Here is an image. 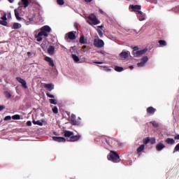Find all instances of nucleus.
I'll use <instances>...</instances> for the list:
<instances>
[{
	"mask_svg": "<svg viewBox=\"0 0 179 179\" xmlns=\"http://www.w3.org/2000/svg\"><path fill=\"white\" fill-rule=\"evenodd\" d=\"M51 32V28L48 25H45L40 28V32L38 34L34 35V38H36V41L41 42L43 41L42 37H48V34Z\"/></svg>",
	"mask_w": 179,
	"mask_h": 179,
	"instance_id": "nucleus-1",
	"label": "nucleus"
},
{
	"mask_svg": "<svg viewBox=\"0 0 179 179\" xmlns=\"http://www.w3.org/2000/svg\"><path fill=\"white\" fill-rule=\"evenodd\" d=\"M108 159L113 162V163H118L120 162V155L116 152L111 151L108 155Z\"/></svg>",
	"mask_w": 179,
	"mask_h": 179,
	"instance_id": "nucleus-2",
	"label": "nucleus"
},
{
	"mask_svg": "<svg viewBox=\"0 0 179 179\" xmlns=\"http://www.w3.org/2000/svg\"><path fill=\"white\" fill-rule=\"evenodd\" d=\"M87 19H89V20L91 21V22L87 21V23L89 24H93V25L99 24V20H97L96 15H94V14L89 15V17H87Z\"/></svg>",
	"mask_w": 179,
	"mask_h": 179,
	"instance_id": "nucleus-3",
	"label": "nucleus"
},
{
	"mask_svg": "<svg viewBox=\"0 0 179 179\" xmlns=\"http://www.w3.org/2000/svg\"><path fill=\"white\" fill-rule=\"evenodd\" d=\"M21 2L22 3V8H26L27 6H29V3L31 4H36V0H21Z\"/></svg>",
	"mask_w": 179,
	"mask_h": 179,
	"instance_id": "nucleus-4",
	"label": "nucleus"
},
{
	"mask_svg": "<svg viewBox=\"0 0 179 179\" xmlns=\"http://www.w3.org/2000/svg\"><path fill=\"white\" fill-rule=\"evenodd\" d=\"M94 46L97 48L104 47V41L101 39H94Z\"/></svg>",
	"mask_w": 179,
	"mask_h": 179,
	"instance_id": "nucleus-5",
	"label": "nucleus"
},
{
	"mask_svg": "<svg viewBox=\"0 0 179 179\" xmlns=\"http://www.w3.org/2000/svg\"><path fill=\"white\" fill-rule=\"evenodd\" d=\"M75 118H76V116H75V115L72 114L71 115H70V124H72L73 126H78L79 124H80V122L75 120Z\"/></svg>",
	"mask_w": 179,
	"mask_h": 179,
	"instance_id": "nucleus-6",
	"label": "nucleus"
},
{
	"mask_svg": "<svg viewBox=\"0 0 179 179\" xmlns=\"http://www.w3.org/2000/svg\"><path fill=\"white\" fill-rule=\"evenodd\" d=\"M6 16V13H3L2 17H1V20H0V24L2 26H7V22H6L7 17Z\"/></svg>",
	"mask_w": 179,
	"mask_h": 179,
	"instance_id": "nucleus-7",
	"label": "nucleus"
},
{
	"mask_svg": "<svg viewBox=\"0 0 179 179\" xmlns=\"http://www.w3.org/2000/svg\"><path fill=\"white\" fill-rule=\"evenodd\" d=\"M52 139L53 140V141L58 143H65L66 141H68V140H66L64 137L53 136L52 137Z\"/></svg>",
	"mask_w": 179,
	"mask_h": 179,
	"instance_id": "nucleus-8",
	"label": "nucleus"
},
{
	"mask_svg": "<svg viewBox=\"0 0 179 179\" xmlns=\"http://www.w3.org/2000/svg\"><path fill=\"white\" fill-rule=\"evenodd\" d=\"M146 62H148V57H143V58H141V62L138 64H137V66L138 67H143V66H145V64L146 63Z\"/></svg>",
	"mask_w": 179,
	"mask_h": 179,
	"instance_id": "nucleus-9",
	"label": "nucleus"
},
{
	"mask_svg": "<svg viewBox=\"0 0 179 179\" xmlns=\"http://www.w3.org/2000/svg\"><path fill=\"white\" fill-rule=\"evenodd\" d=\"M16 81H17V83H20L21 84V86L22 87V88L27 89V86L26 85V81L24 80H23L21 78L17 77Z\"/></svg>",
	"mask_w": 179,
	"mask_h": 179,
	"instance_id": "nucleus-10",
	"label": "nucleus"
},
{
	"mask_svg": "<svg viewBox=\"0 0 179 179\" xmlns=\"http://www.w3.org/2000/svg\"><path fill=\"white\" fill-rule=\"evenodd\" d=\"M129 9L133 10V12H140L141 10V6L140 5H131L129 6Z\"/></svg>",
	"mask_w": 179,
	"mask_h": 179,
	"instance_id": "nucleus-11",
	"label": "nucleus"
},
{
	"mask_svg": "<svg viewBox=\"0 0 179 179\" xmlns=\"http://www.w3.org/2000/svg\"><path fill=\"white\" fill-rule=\"evenodd\" d=\"M70 138L68 141L69 142H77L78 140L80 139V135L73 136L68 137Z\"/></svg>",
	"mask_w": 179,
	"mask_h": 179,
	"instance_id": "nucleus-12",
	"label": "nucleus"
},
{
	"mask_svg": "<svg viewBox=\"0 0 179 179\" xmlns=\"http://www.w3.org/2000/svg\"><path fill=\"white\" fill-rule=\"evenodd\" d=\"M104 140L106 141V143H107L108 145L113 146V144L114 143V138L110 137H106Z\"/></svg>",
	"mask_w": 179,
	"mask_h": 179,
	"instance_id": "nucleus-13",
	"label": "nucleus"
},
{
	"mask_svg": "<svg viewBox=\"0 0 179 179\" xmlns=\"http://www.w3.org/2000/svg\"><path fill=\"white\" fill-rule=\"evenodd\" d=\"M129 57V51H123L120 53V57L123 58V59H128Z\"/></svg>",
	"mask_w": 179,
	"mask_h": 179,
	"instance_id": "nucleus-14",
	"label": "nucleus"
},
{
	"mask_svg": "<svg viewBox=\"0 0 179 179\" xmlns=\"http://www.w3.org/2000/svg\"><path fill=\"white\" fill-rule=\"evenodd\" d=\"M45 62H48V65L50 66H55V64H53V59H51L50 57H45Z\"/></svg>",
	"mask_w": 179,
	"mask_h": 179,
	"instance_id": "nucleus-15",
	"label": "nucleus"
},
{
	"mask_svg": "<svg viewBox=\"0 0 179 179\" xmlns=\"http://www.w3.org/2000/svg\"><path fill=\"white\" fill-rule=\"evenodd\" d=\"M164 148H165V145H164V143H159V144H157L155 149L157 150V151L160 152L162 150H164Z\"/></svg>",
	"mask_w": 179,
	"mask_h": 179,
	"instance_id": "nucleus-16",
	"label": "nucleus"
},
{
	"mask_svg": "<svg viewBox=\"0 0 179 179\" xmlns=\"http://www.w3.org/2000/svg\"><path fill=\"white\" fill-rule=\"evenodd\" d=\"M136 17H138V20L140 21L145 20V17H143V13H141V11H136Z\"/></svg>",
	"mask_w": 179,
	"mask_h": 179,
	"instance_id": "nucleus-17",
	"label": "nucleus"
},
{
	"mask_svg": "<svg viewBox=\"0 0 179 179\" xmlns=\"http://www.w3.org/2000/svg\"><path fill=\"white\" fill-rule=\"evenodd\" d=\"M46 52H48V55H53V54H55V47L50 45Z\"/></svg>",
	"mask_w": 179,
	"mask_h": 179,
	"instance_id": "nucleus-18",
	"label": "nucleus"
},
{
	"mask_svg": "<svg viewBox=\"0 0 179 179\" xmlns=\"http://www.w3.org/2000/svg\"><path fill=\"white\" fill-rule=\"evenodd\" d=\"M146 51H148V50H146V49H143L141 50H137L136 52V57H140L141 55H145V53H146Z\"/></svg>",
	"mask_w": 179,
	"mask_h": 179,
	"instance_id": "nucleus-19",
	"label": "nucleus"
},
{
	"mask_svg": "<svg viewBox=\"0 0 179 179\" xmlns=\"http://www.w3.org/2000/svg\"><path fill=\"white\" fill-rule=\"evenodd\" d=\"M157 110L155 109L153 107L150 106L148 108H147V113L150 114V115H152L155 113V112H156Z\"/></svg>",
	"mask_w": 179,
	"mask_h": 179,
	"instance_id": "nucleus-20",
	"label": "nucleus"
},
{
	"mask_svg": "<svg viewBox=\"0 0 179 179\" xmlns=\"http://www.w3.org/2000/svg\"><path fill=\"white\" fill-rule=\"evenodd\" d=\"M64 136H65V138L73 137V132L69 131H64Z\"/></svg>",
	"mask_w": 179,
	"mask_h": 179,
	"instance_id": "nucleus-21",
	"label": "nucleus"
},
{
	"mask_svg": "<svg viewBox=\"0 0 179 179\" xmlns=\"http://www.w3.org/2000/svg\"><path fill=\"white\" fill-rule=\"evenodd\" d=\"M78 43L82 45L87 44V39L84 38V36H82L80 38H78Z\"/></svg>",
	"mask_w": 179,
	"mask_h": 179,
	"instance_id": "nucleus-22",
	"label": "nucleus"
},
{
	"mask_svg": "<svg viewBox=\"0 0 179 179\" xmlns=\"http://www.w3.org/2000/svg\"><path fill=\"white\" fill-rule=\"evenodd\" d=\"M67 37L69 38V39L70 40H75V38H76V37L75 36V34H73V31H70L69 32V34H67Z\"/></svg>",
	"mask_w": 179,
	"mask_h": 179,
	"instance_id": "nucleus-23",
	"label": "nucleus"
},
{
	"mask_svg": "<svg viewBox=\"0 0 179 179\" xmlns=\"http://www.w3.org/2000/svg\"><path fill=\"white\" fill-rule=\"evenodd\" d=\"M14 16L16 17V20H17V21H21L22 20L21 17H19V12H17V10L16 9H14Z\"/></svg>",
	"mask_w": 179,
	"mask_h": 179,
	"instance_id": "nucleus-24",
	"label": "nucleus"
},
{
	"mask_svg": "<svg viewBox=\"0 0 179 179\" xmlns=\"http://www.w3.org/2000/svg\"><path fill=\"white\" fill-rule=\"evenodd\" d=\"M165 143L169 145H173L174 143H176V141H173V138H168L167 139H165Z\"/></svg>",
	"mask_w": 179,
	"mask_h": 179,
	"instance_id": "nucleus-25",
	"label": "nucleus"
},
{
	"mask_svg": "<svg viewBox=\"0 0 179 179\" xmlns=\"http://www.w3.org/2000/svg\"><path fill=\"white\" fill-rule=\"evenodd\" d=\"M145 150V145H141L138 148L136 149V153L140 154L141 152H143Z\"/></svg>",
	"mask_w": 179,
	"mask_h": 179,
	"instance_id": "nucleus-26",
	"label": "nucleus"
},
{
	"mask_svg": "<svg viewBox=\"0 0 179 179\" xmlns=\"http://www.w3.org/2000/svg\"><path fill=\"white\" fill-rule=\"evenodd\" d=\"M45 88L48 89L50 92L53 90V85L52 84H45Z\"/></svg>",
	"mask_w": 179,
	"mask_h": 179,
	"instance_id": "nucleus-27",
	"label": "nucleus"
},
{
	"mask_svg": "<svg viewBox=\"0 0 179 179\" xmlns=\"http://www.w3.org/2000/svg\"><path fill=\"white\" fill-rule=\"evenodd\" d=\"M21 28V24L19 23H14L13 24V29H18Z\"/></svg>",
	"mask_w": 179,
	"mask_h": 179,
	"instance_id": "nucleus-28",
	"label": "nucleus"
},
{
	"mask_svg": "<svg viewBox=\"0 0 179 179\" xmlns=\"http://www.w3.org/2000/svg\"><path fill=\"white\" fill-rule=\"evenodd\" d=\"M10 118H13V120H21V116L19 115H14L12 117H10Z\"/></svg>",
	"mask_w": 179,
	"mask_h": 179,
	"instance_id": "nucleus-29",
	"label": "nucleus"
},
{
	"mask_svg": "<svg viewBox=\"0 0 179 179\" xmlns=\"http://www.w3.org/2000/svg\"><path fill=\"white\" fill-rule=\"evenodd\" d=\"M33 124L42 127L43 126V122H41L40 120H38V121L33 120Z\"/></svg>",
	"mask_w": 179,
	"mask_h": 179,
	"instance_id": "nucleus-30",
	"label": "nucleus"
},
{
	"mask_svg": "<svg viewBox=\"0 0 179 179\" xmlns=\"http://www.w3.org/2000/svg\"><path fill=\"white\" fill-rule=\"evenodd\" d=\"M72 59H73V62L77 63L79 61L78 57H77V55H71Z\"/></svg>",
	"mask_w": 179,
	"mask_h": 179,
	"instance_id": "nucleus-31",
	"label": "nucleus"
},
{
	"mask_svg": "<svg viewBox=\"0 0 179 179\" xmlns=\"http://www.w3.org/2000/svg\"><path fill=\"white\" fill-rule=\"evenodd\" d=\"M159 44L160 45V46H166V45H167V43L165 42V41H164V40L159 41Z\"/></svg>",
	"mask_w": 179,
	"mask_h": 179,
	"instance_id": "nucleus-32",
	"label": "nucleus"
},
{
	"mask_svg": "<svg viewBox=\"0 0 179 179\" xmlns=\"http://www.w3.org/2000/svg\"><path fill=\"white\" fill-rule=\"evenodd\" d=\"M115 71L116 72H122V67H120V66H115Z\"/></svg>",
	"mask_w": 179,
	"mask_h": 179,
	"instance_id": "nucleus-33",
	"label": "nucleus"
},
{
	"mask_svg": "<svg viewBox=\"0 0 179 179\" xmlns=\"http://www.w3.org/2000/svg\"><path fill=\"white\" fill-rule=\"evenodd\" d=\"M52 112L53 114H58V108L57 106H54L53 108H52Z\"/></svg>",
	"mask_w": 179,
	"mask_h": 179,
	"instance_id": "nucleus-34",
	"label": "nucleus"
},
{
	"mask_svg": "<svg viewBox=\"0 0 179 179\" xmlns=\"http://www.w3.org/2000/svg\"><path fill=\"white\" fill-rule=\"evenodd\" d=\"M150 124H152V126H153V127L158 128V123H157V122H150Z\"/></svg>",
	"mask_w": 179,
	"mask_h": 179,
	"instance_id": "nucleus-35",
	"label": "nucleus"
},
{
	"mask_svg": "<svg viewBox=\"0 0 179 179\" xmlns=\"http://www.w3.org/2000/svg\"><path fill=\"white\" fill-rule=\"evenodd\" d=\"M49 101H50V104L57 105V100H55L53 99H50Z\"/></svg>",
	"mask_w": 179,
	"mask_h": 179,
	"instance_id": "nucleus-36",
	"label": "nucleus"
},
{
	"mask_svg": "<svg viewBox=\"0 0 179 179\" xmlns=\"http://www.w3.org/2000/svg\"><path fill=\"white\" fill-rule=\"evenodd\" d=\"M179 150V143H177L175 148H173V153H176V152H178Z\"/></svg>",
	"mask_w": 179,
	"mask_h": 179,
	"instance_id": "nucleus-37",
	"label": "nucleus"
},
{
	"mask_svg": "<svg viewBox=\"0 0 179 179\" xmlns=\"http://www.w3.org/2000/svg\"><path fill=\"white\" fill-rule=\"evenodd\" d=\"M4 95L6 96V99H10V93L9 92H4Z\"/></svg>",
	"mask_w": 179,
	"mask_h": 179,
	"instance_id": "nucleus-38",
	"label": "nucleus"
},
{
	"mask_svg": "<svg viewBox=\"0 0 179 179\" xmlns=\"http://www.w3.org/2000/svg\"><path fill=\"white\" fill-rule=\"evenodd\" d=\"M150 142V138L148 137L143 138V144L146 145L148 144Z\"/></svg>",
	"mask_w": 179,
	"mask_h": 179,
	"instance_id": "nucleus-39",
	"label": "nucleus"
},
{
	"mask_svg": "<svg viewBox=\"0 0 179 179\" xmlns=\"http://www.w3.org/2000/svg\"><path fill=\"white\" fill-rule=\"evenodd\" d=\"M57 3H58V5H64V0H57Z\"/></svg>",
	"mask_w": 179,
	"mask_h": 179,
	"instance_id": "nucleus-40",
	"label": "nucleus"
},
{
	"mask_svg": "<svg viewBox=\"0 0 179 179\" xmlns=\"http://www.w3.org/2000/svg\"><path fill=\"white\" fill-rule=\"evenodd\" d=\"M46 96H48V98H50V99H54L55 98V96L52 95L50 93H46Z\"/></svg>",
	"mask_w": 179,
	"mask_h": 179,
	"instance_id": "nucleus-41",
	"label": "nucleus"
},
{
	"mask_svg": "<svg viewBox=\"0 0 179 179\" xmlns=\"http://www.w3.org/2000/svg\"><path fill=\"white\" fill-rule=\"evenodd\" d=\"M97 34H99V37L102 38V31L101 29H97Z\"/></svg>",
	"mask_w": 179,
	"mask_h": 179,
	"instance_id": "nucleus-42",
	"label": "nucleus"
},
{
	"mask_svg": "<svg viewBox=\"0 0 179 179\" xmlns=\"http://www.w3.org/2000/svg\"><path fill=\"white\" fill-rule=\"evenodd\" d=\"M10 119H13L12 117H10V116H6L4 117V121H9L10 120Z\"/></svg>",
	"mask_w": 179,
	"mask_h": 179,
	"instance_id": "nucleus-43",
	"label": "nucleus"
},
{
	"mask_svg": "<svg viewBox=\"0 0 179 179\" xmlns=\"http://www.w3.org/2000/svg\"><path fill=\"white\" fill-rule=\"evenodd\" d=\"M41 49L46 48V45H45V42H43V43H41Z\"/></svg>",
	"mask_w": 179,
	"mask_h": 179,
	"instance_id": "nucleus-44",
	"label": "nucleus"
},
{
	"mask_svg": "<svg viewBox=\"0 0 179 179\" xmlns=\"http://www.w3.org/2000/svg\"><path fill=\"white\" fill-rule=\"evenodd\" d=\"M97 53L104 55L106 54V52H104V50H101V51L97 52Z\"/></svg>",
	"mask_w": 179,
	"mask_h": 179,
	"instance_id": "nucleus-45",
	"label": "nucleus"
},
{
	"mask_svg": "<svg viewBox=\"0 0 179 179\" xmlns=\"http://www.w3.org/2000/svg\"><path fill=\"white\" fill-rule=\"evenodd\" d=\"M173 140H179V134L176 135V136H173Z\"/></svg>",
	"mask_w": 179,
	"mask_h": 179,
	"instance_id": "nucleus-46",
	"label": "nucleus"
},
{
	"mask_svg": "<svg viewBox=\"0 0 179 179\" xmlns=\"http://www.w3.org/2000/svg\"><path fill=\"white\" fill-rule=\"evenodd\" d=\"M26 126L31 127V121L26 122Z\"/></svg>",
	"mask_w": 179,
	"mask_h": 179,
	"instance_id": "nucleus-47",
	"label": "nucleus"
},
{
	"mask_svg": "<svg viewBox=\"0 0 179 179\" xmlns=\"http://www.w3.org/2000/svg\"><path fill=\"white\" fill-rule=\"evenodd\" d=\"M85 48H87V46H85V45L82 46V52H84V50Z\"/></svg>",
	"mask_w": 179,
	"mask_h": 179,
	"instance_id": "nucleus-48",
	"label": "nucleus"
},
{
	"mask_svg": "<svg viewBox=\"0 0 179 179\" xmlns=\"http://www.w3.org/2000/svg\"><path fill=\"white\" fill-rule=\"evenodd\" d=\"M93 0H84V2L85 3H90L92 2Z\"/></svg>",
	"mask_w": 179,
	"mask_h": 179,
	"instance_id": "nucleus-49",
	"label": "nucleus"
},
{
	"mask_svg": "<svg viewBox=\"0 0 179 179\" xmlns=\"http://www.w3.org/2000/svg\"><path fill=\"white\" fill-rule=\"evenodd\" d=\"M94 64H102V62H94Z\"/></svg>",
	"mask_w": 179,
	"mask_h": 179,
	"instance_id": "nucleus-50",
	"label": "nucleus"
},
{
	"mask_svg": "<svg viewBox=\"0 0 179 179\" xmlns=\"http://www.w3.org/2000/svg\"><path fill=\"white\" fill-rule=\"evenodd\" d=\"M3 108H5V107H3V106H0V111H2V110H3Z\"/></svg>",
	"mask_w": 179,
	"mask_h": 179,
	"instance_id": "nucleus-51",
	"label": "nucleus"
},
{
	"mask_svg": "<svg viewBox=\"0 0 179 179\" xmlns=\"http://www.w3.org/2000/svg\"><path fill=\"white\" fill-rule=\"evenodd\" d=\"M136 50H138V47H135V48H133V51H136Z\"/></svg>",
	"mask_w": 179,
	"mask_h": 179,
	"instance_id": "nucleus-52",
	"label": "nucleus"
},
{
	"mask_svg": "<svg viewBox=\"0 0 179 179\" xmlns=\"http://www.w3.org/2000/svg\"><path fill=\"white\" fill-rule=\"evenodd\" d=\"M8 1L9 2V3H13L14 2V0H8Z\"/></svg>",
	"mask_w": 179,
	"mask_h": 179,
	"instance_id": "nucleus-53",
	"label": "nucleus"
},
{
	"mask_svg": "<svg viewBox=\"0 0 179 179\" xmlns=\"http://www.w3.org/2000/svg\"><path fill=\"white\" fill-rule=\"evenodd\" d=\"M102 27H104V26L100 25L97 27V28H99V29H102Z\"/></svg>",
	"mask_w": 179,
	"mask_h": 179,
	"instance_id": "nucleus-54",
	"label": "nucleus"
},
{
	"mask_svg": "<svg viewBox=\"0 0 179 179\" xmlns=\"http://www.w3.org/2000/svg\"><path fill=\"white\" fill-rule=\"evenodd\" d=\"M155 143V138H152V144Z\"/></svg>",
	"mask_w": 179,
	"mask_h": 179,
	"instance_id": "nucleus-55",
	"label": "nucleus"
},
{
	"mask_svg": "<svg viewBox=\"0 0 179 179\" xmlns=\"http://www.w3.org/2000/svg\"><path fill=\"white\" fill-rule=\"evenodd\" d=\"M29 22H33V17L29 19Z\"/></svg>",
	"mask_w": 179,
	"mask_h": 179,
	"instance_id": "nucleus-56",
	"label": "nucleus"
},
{
	"mask_svg": "<svg viewBox=\"0 0 179 179\" xmlns=\"http://www.w3.org/2000/svg\"><path fill=\"white\" fill-rule=\"evenodd\" d=\"M153 3L157 4V0H153Z\"/></svg>",
	"mask_w": 179,
	"mask_h": 179,
	"instance_id": "nucleus-57",
	"label": "nucleus"
},
{
	"mask_svg": "<svg viewBox=\"0 0 179 179\" xmlns=\"http://www.w3.org/2000/svg\"><path fill=\"white\" fill-rule=\"evenodd\" d=\"M129 69H133V66H129Z\"/></svg>",
	"mask_w": 179,
	"mask_h": 179,
	"instance_id": "nucleus-58",
	"label": "nucleus"
},
{
	"mask_svg": "<svg viewBox=\"0 0 179 179\" xmlns=\"http://www.w3.org/2000/svg\"><path fill=\"white\" fill-rule=\"evenodd\" d=\"M99 12H100L101 13H102V10H99Z\"/></svg>",
	"mask_w": 179,
	"mask_h": 179,
	"instance_id": "nucleus-59",
	"label": "nucleus"
},
{
	"mask_svg": "<svg viewBox=\"0 0 179 179\" xmlns=\"http://www.w3.org/2000/svg\"><path fill=\"white\" fill-rule=\"evenodd\" d=\"M28 55H30L29 52H28Z\"/></svg>",
	"mask_w": 179,
	"mask_h": 179,
	"instance_id": "nucleus-60",
	"label": "nucleus"
}]
</instances>
